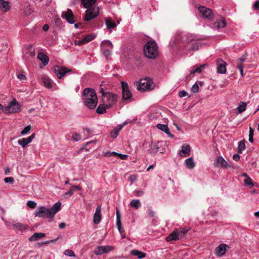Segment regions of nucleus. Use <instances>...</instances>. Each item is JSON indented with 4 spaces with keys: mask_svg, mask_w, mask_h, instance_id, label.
I'll use <instances>...</instances> for the list:
<instances>
[{
    "mask_svg": "<svg viewBox=\"0 0 259 259\" xmlns=\"http://www.w3.org/2000/svg\"><path fill=\"white\" fill-rule=\"evenodd\" d=\"M244 185L246 186H249V188L253 186V184L252 179L250 177H247L244 180Z\"/></svg>",
    "mask_w": 259,
    "mask_h": 259,
    "instance_id": "e433bc0d",
    "label": "nucleus"
},
{
    "mask_svg": "<svg viewBox=\"0 0 259 259\" xmlns=\"http://www.w3.org/2000/svg\"><path fill=\"white\" fill-rule=\"evenodd\" d=\"M130 205L131 207H134L136 209H138L141 207V203L139 199H134L131 201Z\"/></svg>",
    "mask_w": 259,
    "mask_h": 259,
    "instance_id": "c85d7f7f",
    "label": "nucleus"
},
{
    "mask_svg": "<svg viewBox=\"0 0 259 259\" xmlns=\"http://www.w3.org/2000/svg\"><path fill=\"white\" fill-rule=\"evenodd\" d=\"M20 111V105L15 99H13L9 105L6 106L4 108L5 113H15L19 112Z\"/></svg>",
    "mask_w": 259,
    "mask_h": 259,
    "instance_id": "1a4fd4ad",
    "label": "nucleus"
},
{
    "mask_svg": "<svg viewBox=\"0 0 259 259\" xmlns=\"http://www.w3.org/2000/svg\"><path fill=\"white\" fill-rule=\"evenodd\" d=\"M109 108L107 106L103 103L102 104H100L96 109V112L98 114H104L106 112V109Z\"/></svg>",
    "mask_w": 259,
    "mask_h": 259,
    "instance_id": "393cba45",
    "label": "nucleus"
},
{
    "mask_svg": "<svg viewBox=\"0 0 259 259\" xmlns=\"http://www.w3.org/2000/svg\"><path fill=\"white\" fill-rule=\"evenodd\" d=\"M179 95L180 97L182 98L187 96L188 95V93L185 91L183 90L180 92Z\"/></svg>",
    "mask_w": 259,
    "mask_h": 259,
    "instance_id": "6e6d98bb",
    "label": "nucleus"
},
{
    "mask_svg": "<svg viewBox=\"0 0 259 259\" xmlns=\"http://www.w3.org/2000/svg\"><path fill=\"white\" fill-rule=\"evenodd\" d=\"M122 90V99L123 100H127L132 97V94L129 90L128 84L124 81L121 82Z\"/></svg>",
    "mask_w": 259,
    "mask_h": 259,
    "instance_id": "f8f14e48",
    "label": "nucleus"
},
{
    "mask_svg": "<svg viewBox=\"0 0 259 259\" xmlns=\"http://www.w3.org/2000/svg\"><path fill=\"white\" fill-rule=\"evenodd\" d=\"M74 191V188H73V187L72 186L70 188V189H69V190H68L67 192L65 193L64 195L65 196L68 195L69 196H70L71 195H72L73 194Z\"/></svg>",
    "mask_w": 259,
    "mask_h": 259,
    "instance_id": "49530a36",
    "label": "nucleus"
},
{
    "mask_svg": "<svg viewBox=\"0 0 259 259\" xmlns=\"http://www.w3.org/2000/svg\"><path fill=\"white\" fill-rule=\"evenodd\" d=\"M46 236V234L44 233H34L29 238V241H36L42 237Z\"/></svg>",
    "mask_w": 259,
    "mask_h": 259,
    "instance_id": "4be33fe9",
    "label": "nucleus"
},
{
    "mask_svg": "<svg viewBox=\"0 0 259 259\" xmlns=\"http://www.w3.org/2000/svg\"><path fill=\"white\" fill-rule=\"evenodd\" d=\"M35 137V134H32L30 136L28 137L27 138H25V140H26L28 144L31 142L32 140Z\"/></svg>",
    "mask_w": 259,
    "mask_h": 259,
    "instance_id": "864d4df0",
    "label": "nucleus"
},
{
    "mask_svg": "<svg viewBox=\"0 0 259 259\" xmlns=\"http://www.w3.org/2000/svg\"><path fill=\"white\" fill-rule=\"evenodd\" d=\"M106 26L108 30H111L116 26V24L111 18H107L105 20Z\"/></svg>",
    "mask_w": 259,
    "mask_h": 259,
    "instance_id": "412c9836",
    "label": "nucleus"
},
{
    "mask_svg": "<svg viewBox=\"0 0 259 259\" xmlns=\"http://www.w3.org/2000/svg\"><path fill=\"white\" fill-rule=\"evenodd\" d=\"M18 143L19 145L22 146L23 148L25 147L28 144L25 140V138H22L18 140Z\"/></svg>",
    "mask_w": 259,
    "mask_h": 259,
    "instance_id": "58836bf2",
    "label": "nucleus"
},
{
    "mask_svg": "<svg viewBox=\"0 0 259 259\" xmlns=\"http://www.w3.org/2000/svg\"><path fill=\"white\" fill-rule=\"evenodd\" d=\"M83 100L84 105L90 109H94L97 105L98 98L94 89L86 88L83 91Z\"/></svg>",
    "mask_w": 259,
    "mask_h": 259,
    "instance_id": "f03ea898",
    "label": "nucleus"
},
{
    "mask_svg": "<svg viewBox=\"0 0 259 259\" xmlns=\"http://www.w3.org/2000/svg\"><path fill=\"white\" fill-rule=\"evenodd\" d=\"M113 249V247L111 246H99L94 250L96 255H101L108 253Z\"/></svg>",
    "mask_w": 259,
    "mask_h": 259,
    "instance_id": "ddd939ff",
    "label": "nucleus"
},
{
    "mask_svg": "<svg viewBox=\"0 0 259 259\" xmlns=\"http://www.w3.org/2000/svg\"><path fill=\"white\" fill-rule=\"evenodd\" d=\"M127 124V122H124L123 124L118 125V126L115 128L120 132V131Z\"/></svg>",
    "mask_w": 259,
    "mask_h": 259,
    "instance_id": "5fc2aeb1",
    "label": "nucleus"
},
{
    "mask_svg": "<svg viewBox=\"0 0 259 259\" xmlns=\"http://www.w3.org/2000/svg\"><path fill=\"white\" fill-rule=\"evenodd\" d=\"M246 104L244 102H241L237 107L238 113H241L244 111L246 109Z\"/></svg>",
    "mask_w": 259,
    "mask_h": 259,
    "instance_id": "f704fd0d",
    "label": "nucleus"
},
{
    "mask_svg": "<svg viewBox=\"0 0 259 259\" xmlns=\"http://www.w3.org/2000/svg\"><path fill=\"white\" fill-rule=\"evenodd\" d=\"M134 193L136 196H141L144 194V191L141 190H136Z\"/></svg>",
    "mask_w": 259,
    "mask_h": 259,
    "instance_id": "603ef678",
    "label": "nucleus"
},
{
    "mask_svg": "<svg viewBox=\"0 0 259 259\" xmlns=\"http://www.w3.org/2000/svg\"><path fill=\"white\" fill-rule=\"evenodd\" d=\"M103 50V54L107 58L110 55V49H102Z\"/></svg>",
    "mask_w": 259,
    "mask_h": 259,
    "instance_id": "de8ad7c7",
    "label": "nucleus"
},
{
    "mask_svg": "<svg viewBox=\"0 0 259 259\" xmlns=\"http://www.w3.org/2000/svg\"><path fill=\"white\" fill-rule=\"evenodd\" d=\"M117 156H118L121 159H126L127 157V155L125 154H122L118 153Z\"/></svg>",
    "mask_w": 259,
    "mask_h": 259,
    "instance_id": "13d9d810",
    "label": "nucleus"
},
{
    "mask_svg": "<svg viewBox=\"0 0 259 259\" xmlns=\"http://www.w3.org/2000/svg\"><path fill=\"white\" fill-rule=\"evenodd\" d=\"M253 132H254V130L251 127H250L249 128V136H253Z\"/></svg>",
    "mask_w": 259,
    "mask_h": 259,
    "instance_id": "338daca9",
    "label": "nucleus"
},
{
    "mask_svg": "<svg viewBox=\"0 0 259 259\" xmlns=\"http://www.w3.org/2000/svg\"><path fill=\"white\" fill-rule=\"evenodd\" d=\"M94 38V36L91 35H87L83 38V41H85V43L88 42Z\"/></svg>",
    "mask_w": 259,
    "mask_h": 259,
    "instance_id": "a19ab883",
    "label": "nucleus"
},
{
    "mask_svg": "<svg viewBox=\"0 0 259 259\" xmlns=\"http://www.w3.org/2000/svg\"><path fill=\"white\" fill-rule=\"evenodd\" d=\"M101 47L102 49H112L113 48L112 44L111 41L109 40H106L103 41L101 43Z\"/></svg>",
    "mask_w": 259,
    "mask_h": 259,
    "instance_id": "c756f323",
    "label": "nucleus"
},
{
    "mask_svg": "<svg viewBox=\"0 0 259 259\" xmlns=\"http://www.w3.org/2000/svg\"><path fill=\"white\" fill-rule=\"evenodd\" d=\"M245 141L244 140L241 141L239 143V145L238 147V151L239 153H241L243 150H244L245 148Z\"/></svg>",
    "mask_w": 259,
    "mask_h": 259,
    "instance_id": "c9c22d12",
    "label": "nucleus"
},
{
    "mask_svg": "<svg viewBox=\"0 0 259 259\" xmlns=\"http://www.w3.org/2000/svg\"><path fill=\"white\" fill-rule=\"evenodd\" d=\"M148 216L150 218H153L155 216L154 211L153 210L152 207L148 206L147 210Z\"/></svg>",
    "mask_w": 259,
    "mask_h": 259,
    "instance_id": "4c0bfd02",
    "label": "nucleus"
},
{
    "mask_svg": "<svg viewBox=\"0 0 259 259\" xmlns=\"http://www.w3.org/2000/svg\"><path fill=\"white\" fill-rule=\"evenodd\" d=\"M65 253L66 255H68L69 256H75V254H74L73 251H72V250H69V249L66 250L65 251Z\"/></svg>",
    "mask_w": 259,
    "mask_h": 259,
    "instance_id": "3c124183",
    "label": "nucleus"
},
{
    "mask_svg": "<svg viewBox=\"0 0 259 259\" xmlns=\"http://www.w3.org/2000/svg\"><path fill=\"white\" fill-rule=\"evenodd\" d=\"M214 165L215 167H219V166H221V167L225 168L230 167V166L228 164L227 162L222 156H218L216 157L214 160Z\"/></svg>",
    "mask_w": 259,
    "mask_h": 259,
    "instance_id": "2eb2a0df",
    "label": "nucleus"
},
{
    "mask_svg": "<svg viewBox=\"0 0 259 259\" xmlns=\"http://www.w3.org/2000/svg\"><path fill=\"white\" fill-rule=\"evenodd\" d=\"M198 10L203 18H207L208 20H211L213 18V14L211 9L204 6H200Z\"/></svg>",
    "mask_w": 259,
    "mask_h": 259,
    "instance_id": "9d476101",
    "label": "nucleus"
},
{
    "mask_svg": "<svg viewBox=\"0 0 259 259\" xmlns=\"http://www.w3.org/2000/svg\"><path fill=\"white\" fill-rule=\"evenodd\" d=\"M253 8L255 10H259V1H256L254 5H253Z\"/></svg>",
    "mask_w": 259,
    "mask_h": 259,
    "instance_id": "4d7b16f0",
    "label": "nucleus"
},
{
    "mask_svg": "<svg viewBox=\"0 0 259 259\" xmlns=\"http://www.w3.org/2000/svg\"><path fill=\"white\" fill-rule=\"evenodd\" d=\"M4 181L6 183L12 184L14 182V179L12 177H7L4 179Z\"/></svg>",
    "mask_w": 259,
    "mask_h": 259,
    "instance_id": "37998d69",
    "label": "nucleus"
},
{
    "mask_svg": "<svg viewBox=\"0 0 259 259\" xmlns=\"http://www.w3.org/2000/svg\"><path fill=\"white\" fill-rule=\"evenodd\" d=\"M101 206L100 205L97 206L96 208V210L95 211V213L94 214L93 217V222L95 224H98L101 219Z\"/></svg>",
    "mask_w": 259,
    "mask_h": 259,
    "instance_id": "f3484780",
    "label": "nucleus"
},
{
    "mask_svg": "<svg viewBox=\"0 0 259 259\" xmlns=\"http://www.w3.org/2000/svg\"><path fill=\"white\" fill-rule=\"evenodd\" d=\"M65 226H66V224L64 222L61 223L59 225V227L61 229H64Z\"/></svg>",
    "mask_w": 259,
    "mask_h": 259,
    "instance_id": "0e129e2a",
    "label": "nucleus"
},
{
    "mask_svg": "<svg viewBox=\"0 0 259 259\" xmlns=\"http://www.w3.org/2000/svg\"><path fill=\"white\" fill-rule=\"evenodd\" d=\"M61 203L60 202L56 203L51 208L45 207H38L35 210V215L38 217H46L48 218H52L55 214L61 209Z\"/></svg>",
    "mask_w": 259,
    "mask_h": 259,
    "instance_id": "7ed1b4c3",
    "label": "nucleus"
},
{
    "mask_svg": "<svg viewBox=\"0 0 259 259\" xmlns=\"http://www.w3.org/2000/svg\"><path fill=\"white\" fill-rule=\"evenodd\" d=\"M185 164L189 169H192L195 167V163L192 157H190L185 160Z\"/></svg>",
    "mask_w": 259,
    "mask_h": 259,
    "instance_id": "bb28decb",
    "label": "nucleus"
},
{
    "mask_svg": "<svg viewBox=\"0 0 259 259\" xmlns=\"http://www.w3.org/2000/svg\"><path fill=\"white\" fill-rule=\"evenodd\" d=\"M117 100V96L116 94L110 92H106L103 97L102 102L105 104L107 106V107L110 108L116 103Z\"/></svg>",
    "mask_w": 259,
    "mask_h": 259,
    "instance_id": "6e6552de",
    "label": "nucleus"
},
{
    "mask_svg": "<svg viewBox=\"0 0 259 259\" xmlns=\"http://www.w3.org/2000/svg\"><path fill=\"white\" fill-rule=\"evenodd\" d=\"M188 229L186 228L177 229L172 231L166 238L167 241H176L183 238L187 233Z\"/></svg>",
    "mask_w": 259,
    "mask_h": 259,
    "instance_id": "0eeeda50",
    "label": "nucleus"
},
{
    "mask_svg": "<svg viewBox=\"0 0 259 259\" xmlns=\"http://www.w3.org/2000/svg\"><path fill=\"white\" fill-rule=\"evenodd\" d=\"M27 205L31 208H34L36 206V203L33 201H28Z\"/></svg>",
    "mask_w": 259,
    "mask_h": 259,
    "instance_id": "c03bdc74",
    "label": "nucleus"
},
{
    "mask_svg": "<svg viewBox=\"0 0 259 259\" xmlns=\"http://www.w3.org/2000/svg\"><path fill=\"white\" fill-rule=\"evenodd\" d=\"M118 153L115 152H107L105 154V156H117Z\"/></svg>",
    "mask_w": 259,
    "mask_h": 259,
    "instance_id": "09e8293b",
    "label": "nucleus"
},
{
    "mask_svg": "<svg viewBox=\"0 0 259 259\" xmlns=\"http://www.w3.org/2000/svg\"><path fill=\"white\" fill-rule=\"evenodd\" d=\"M41 80L46 88L50 89L52 87L53 81L48 76L45 75L42 76L41 77Z\"/></svg>",
    "mask_w": 259,
    "mask_h": 259,
    "instance_id": "aec40b11",
    "label": "nucleus"
},
{
    "mask_svg": "<svg viewBox=\"0 0 259 259\" xmlns=\"http://www.w3.org/2000/svg\"><path fill=\"white\" fill-rule=\"evenodd\" d=\"M144 53L148 58L153 59L158 56V47L155 41H148L144 47Z\"/></svg>",
    "mask_w": 259,
    "mask_h": 259,
    "instance_id": "20e7f679",
    "label": "nucleus"
},
{
    "mask_svg": "<svg viewBox=\"0 0 259 259\" xmlns=\"http://www.w3.org/2000/svg\"><path fill=\"white\" fill-rule=\"evenodd\" d=\"M18 78L21 80H25L26 79V76L22 74H19L18 75Z\"/></svg>",
    "mask_w": 259,
    "mask_h": 259,
    "instance_id": "bf43d9fd",
    "label": "nucleus"
},
{
    "mask_svg": "<svg viewBox=\"0 0 259 259\" xmlns=\"http://www.w3.org/2000/svg\"><path fill=\"white\" fill-rule=\"evenodd\" d=\"M192 92L196 93L199 91V86L197 83H195L191 88Z\"/></svg>",
    "mask_w": 259,
    "mask_h": 259,
    "instance_id": "a18cd8bd",
    "label": "nucleus"
},
{
    "mask_svg": "<svg viewBox=\"0 0 259 259\" xmlns=\"http://www.w3.org/2000/svg\"><path fill=\"white\" fill-rule=\"evenodd\" d=\"M217 71L219 73H225L226 72V63L223 60L217 61Z\"/></svg>",
    "mask_w": 259,
    "mask_h": 259,
    "instance_id": "dca6fc26",
    "label": "nucleus"
},
{
    "mask_svg": "<svg viewBox=\"0 0 259 259\" xmlns=\"http://www.w3.org/2000/svg\"><path fill=\"white\" fill-rule=\"evenodd\" d=\"M53 70L59 78H62L67 73L71 72L72 71L71 69L60 66H56Z\"/></svg>",
    "mask_w": 259,
    "mask_h": 259,
    "instance_id": "9b49d317",
    "label": "nucleus"
},
{
    "mask_svg": "<svg viewBox=\"0 0 259 259\" xmlns=\"http://www.w3.org/2000/svg\"><path fill=\"white\" fill-rule=\"evenodd\" d=\"M49 29V26L48 24L44 25L42 27V29L45 31H48Z\"/></svg>",
    "mask_w": 259,
    "mask_h": 259,
    "instance_id": "69168bd1",
    "label": "nucleus"
},
{
    "mask_svg": "<svg viewBox=\"0 0 259 259\" xmlns=\"http://www.w3.org/2000/svg\"><path fill=\"white\" fill-rule=\"evenodd\" d=\"M226 26V22L224 18H222L220 21L215 22L213 24V27L218 29L222 28Z\"/></svg>",
    "mask_w": 259,
    "mask_h": 259,
    "instance_id": "b1692460",
    "label": "nucleus"
},
{
    "mask_svg": "<svg viewBox=\"0 0 259 259\" xmlns=\"http://www.w3.org/2000/svg\"><path fill=\"white\" fill-rule=\"evenodd\" d=\"M97 0H82L81 4L84 8L88 9L85 11V16L83 19L85 21L89 22L92 19L96 18L99 13V7H92Z\"/></svg>",
    "mask_w": 259,
    "mask_h": 259,
    "instance_id": "f257e3e1",
    "label": "nucleus"
},
{
    "mask_svg": "<svg viewBox=\"0 0 259 259\" xmlns=\"http://www.w3.org/2000/svg\"><path fill=\"white\" fill-rule=\"evenodd\" d=\"M14 228L17 229L20 231H23L27 229L26 225L20 223H17L13 225Z\"/></svg>",
    "mask_w": 259,
    "mask_h": 259,
    "instance_id": "72a5a7b5",
    "label": "nucleus"
},
{
    "mask_svg": "<svg viewBox=\"0 0 259 259\" xmlns=\"http://www.w3.org/2000/svg\"><path fill=\"white\" fill-rule=\"evenodd\" d=\"M233 159L237 161L240 159V156L238 154H234L233 156Z\"/></svg>",
    "mask_w": 259,
    "mask_h": 259,
    "instance_id": "680f3d73",
    "label": "nucleus"
},
{
    "mask_svg": "<svg viewBox=\"0 0 259 259\" xmlns=\"http://www.w3.org/2000/svg\"><path fill=\"white\" fill-rule=\"evenodd\" d=\"M119 131L115 128L114 130L112 131L110 133L111 137L113 138H115L117 137Z\"/></svg>",
    "mask_w": 259,
    "mask_h": 259,
    "instance_id": "79ce46f5",
    "label": "nucleus"
},
{
    "mask_svg": "<svg viewBox=\"0 0 259 259\" xmlns=\"http://www.w3.org/2000/svg\"><path fill=\"white\" fill-rule=\"evenodd\" d=\"M72 138L75 141H78L81 139L80 135L76 133L73 135Z\"/></svg>",
    "mask_w": 259,
    "mask_h": 259,
    "instance_id": "8fccbe9b",
    "label": "nucleus"
},
{
    "mask_svg": "<svg viewBox=\"0 0 259 259\" xmlns=\"http://www.w3.org/2000/svg\"><path fill=\"white\" fill-rule=\"evenodd\" d=\"M131 254L137 256L139 258H142L146 256V254L138 250H133L131 251Z\"/></svg>",
    "mask_w": 259,
    "mask_h": 259,
    "instance_id": "7c9ffc66",
    "label": "nucleus"
},
{
    "mask_svg": "<svg viewBox=\"0 0 259 259\" xmlns=\"http://www.w3.org/2000/svg\"><path fill=\"white\" fill-rule=\"evenodd\" d=\"M118 230L120 234H122L124 233V230L122 226H117Z\"/></svg>",
    "mask_w": 259,
    "mask_h": 259,
    "instance_id": "052dcab7",
    "label": "nucleus"
},
{
    "mask_svg": "<svg viewBox=\"0 0 259 259\" xmlns=\"http://www.w3.org/2000/svg\"><path fill=\"white\" fill-rule=\"evenodd\" d=\"M227 247H228V246L225 244L219 245V246L215 248V254L219 256L224 255L226 251Z\"/></svg>",
    "mask_w": 259,
    "mask_h": 259,
    "instance_id": "a211bd4d",
    "label": "nucleus"
},
{
    "mask_svg": "<svg viewBox=\"0 0 259 259\" xmlns=\"http://www.w3.org/2000/svg\"><path fill=\"white\" fill-rule=\"evenodd\" d=\"M31 129V126L29 125L24 127V128L21 131V135H24L29 132Z\"/></svg>",
    "mask_w": 259,
    "mask_h": 259,
    "instance_id": "ea45409f",
    "label": "nucleus"
},
{
    "mask_svg": "<svg viewBox=\"0 0 259 259\" xmlns=\"http://www.w3.org/2000/svg\"><path fill=\"white\" fill-rule=\"evenodd\" d=\"M37 58L45 65L48 64L49 61V57L43 53H39L37 55Z\"/></svg>",
    "mask_w": 259,
    "mask_h": 259,
    "instance_id": "5701e85b",
    "label": "nucleus"
},
{
    "mask_svg": "<svg viewBox=\"0 0 259 259\" xmlns=\"http://www.w3.org/2000/svg\"><path fill=\"white\" fill-rule=\"evenodd\" d=\"M62 17L65 19L66 21L70 24L74 23V16L71 9H67V11L63 12L62 13Z\"/></svg>",
    "mask_w": 259,
    "mask_h": 259,
    "instance_id": "4468645a",
    "label": "nucleus"
},
{
    "mask_svg": "<svg viewBox=\"0 0 259 259\" xmlns=\"http://www.w3.org/2000/svg\"><path fill=\"white\" fill-rule=\"evenodd\" d=\"M116 225L117 226H122L120 218L116 219Z\"/></svg>",
    "mask_w": 259,
    "mask_h": 259,
    "instance_id": "e2e57ef3",
    "label": "nucleus"
},
{
    "mask_svg": "<svg viewBox=\"0 0 259 259\" xmlns=\"http://www.w3.org/2000/svg\"><path fill=\"white\" fill-rule=\"evenodd\" d=\"M9 3L3 0H0V10L3 12H7L9 10Z\"/></svg>",
    "mask_w": 259,
    "mask_h": 259,
    "instance_id": "a878e982",
    "label": "nucleus"
},
{
    "mask_svg": "<svg viewBox=\"0 0 259 259\" xmlns=\"http://www.w3.org/2000/svg\"><path fill=\"white\" fill-rule=\"evenodd\" d=\"M157 127L166 134H169V128L167 125L162 124H157Z\"/></svg>",
    "mask_w": 259,
    "mask_h": 259,
    "instance_id": "2f4dec72",
    "label": "nucleus"
},
{
    "mask_svg": "<svg viewBox=\"0 0 259 259\" xmlns=\"http://www.w3.org/2000/svg\"><path fill=\"white\" fill-rule=\"evenodd\" d=\"M85 43L84 41H83V39L81 40H79L76 43V45L81 46L83 44Z\"/></svg>",
    "mask_w": 259,
    "mask_h": 259,
    "instance_id": "774afa93",
    "label": "nucleus"
},
{
    "mask_svg": "<svg viewBox=\"0 0 259 259\" xmlns=\"http://www.w3.org/2000/svg\"><path fill=\"white\" fill-rule=\"evenodd\" d=\"M190 147L189 145H184L182 146V150L180 151L179 154L181 156L184 157L190 155Z\"/></svg>",
    "mask_w": 259,
    "mask_h": 259,
    "instance_id": "6ab92c4d",
    "label": "nucleus"
},
{
    "mask_svg": "<svg viewBox=\"0 0 259 259\" xmlns=\"http://www.w3.org/2000/svg\"><path fill=\"white\" fill-rule=\"evenodd\" d=\"M135 85L138 91L145 92L153 89L154 85L150 78H141L139 81L135 82Z\"/></svg>",
    "mask_w": 259,
    "mask_h": 259,
    "instance_id": "39448f33",
    "label": "nucleus"
},
{
    "mask_svg": "<svg viewBox=\"0 0 259 259\" xmlns=\"http://www.w3.org/2000/svg\"><path fill=\"white\" fill-rule=\"evenodd\" d=\"M207 66V64H204L199 66H195L194 69L191 70V73L193 74L195 73H200L202 70Z\"/></svg>",
    "mask_w": 259,
    "mask_h": 259,
    "instance_id": "cd10ccee",
    "label": "nucleus"
},
{
    "mask_svg": "<svg viewBox=\"0 0 259 259\" xmlns=\"http://www.w3.org/2000/svg\"><path fill=\"white\" fill-rule=\"evenodd\" d=\"M246 59L245 56H243L242 57L238 58L236 60V64L237 68H243V63L245 62Z\"/></svg>",
    "mask_w": 259,
    "mask_h": 259,
    "instance_id": "473e14b6",
    "label": "nucleus"
},
{
    "mask_svg": "<svg viewBox=\"0 0 259 259\" xmlns=\"http://www.w3.org/2000/svg\"><path fill=\"white\" fill-rule=\"evenodd\" d=\"M182 43L187 42L189 48L193 51L198 50L202 46L201 41L200 40L193 39L187 35H183L181 36Z\"/></svg>",
    "mask_w": 259,
    "mask_h": 259,
    "instance_id": "423d86ee",
    "label": "nucleus"
}]
</instances>
